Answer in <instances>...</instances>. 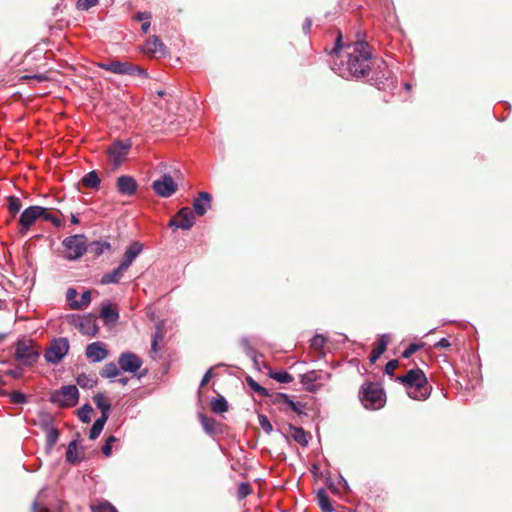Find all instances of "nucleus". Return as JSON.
I'll use <instances>...</instances> for the list:
<instances>
[{
	"instance_id": "nucleus-1",
	"label": "nucleus",
	"mask_w": 512,
	"mask_h": 512,
	"mask_svg": "<svg viewBox=\"0 0 512 512\" xmlns=\"http://www.w3.org/2000/svg\"><path fill=\"white\" fill-rule=\"evenodd\" d=\"M396 381L404 385L407 395L414 400L424 401L431 394V386L423 370L414 368L405 375L398 376Z\"/></svg>"
},
{
	"instance_id": "nucleus-2",
	"label": "nucleus",
	"mask_w": 512,
	"mask_h": 512,
	"mask_svg": "<svg viewBox=\"0 0 512 512\" xmlns=\"http://www.w3.org/2000/svg\"><path fill=\"white\" fill-rule=\"evenodd\" d=\"M371 47L365 41H357L349 53L348 70L355 78L366 77L371 70Z\"/></svg>"
},
{
	"instance_id": "nucleus-3",
	"label": "nucleus",
	"mask_w": 512,
	"mask_h": 512,
	"mask_svg": "<svg viewBox=\"0 0 512 512\" xmlns=\"http://www.w3.org/2000/svg\"><path fill=\"white\" fill-rule=\"evenodd\" d=\"M98 66L103 70L118 75L139 76L143 79L148 77L145 69L128 61L110 60L104 63H99Z\"/></svg>"
},
{
	"instance_id": "nucleus-4",
	"label": "nucleus",
	"mask_w": 512,
	"mask_h": 512,
	"mask_svg": "<svg viewBox=\"0 0 512 512\" xmlns=\"http://www.w3.org/2000/svg\"><path fill=\"white\" fill-rule=\"evenodd\" d=\"M360 400L367 409H378L384 405V392L376 383L364 385L360 391Z\"/></svg>"
},
{
	"instance_id": "nucleus-5",
	"label": "nucleus",
	"mask_w": 512,
	"mask_h": 512,
	"mask_svg": "<svg viewBox=\"0 0 512 512\" xmlns=\"http://www.w3.org/2000/svg\"><path fill=\"white\" fill-rule=\"evenodd\" d=\"M14 355L15 359L25 366L33 365L39 358V352L34 347V342L26 338L17 341Z\"/></svg>"
},
{
	"instance_id": "nucleus-6",
	"label": "nucleus",
	"mask_w": 512,
	"mask_h": 512,
	"mask_svg": "<svg viewBox=\"0 0 512 512\" xmlns=\"http://www.w3.org/2000/svg\"><path fill=\"white\" fill-rule=\"evenodd\" d=\"M79 391L75 385L62 386L50 396V402L60 407H73L78 403Z\"/></svg>"
},
{
	"instance_id": "nucleus-7",
	"label": "nucleus",
	"mask_w": 512,
	"mask_h": 512,
	"mask_svg": "<svg viewBox=\"0 0 512 512\" xmlns=\"http://www.w3.org/2000/svg\"><path fill=\"white\" fill-rule=\"evenodd\" d=\"M133 143L128 140H115L109 146L107 153L114 169L119 168L127 159Z\"/></svg>"
},
{
	"instance_id": "nucleus-8",
	"label": "nucleus",
	"mask_w": 512,
	"mask_h": 512,
	"mask_svg": "<svg viewBox=\"0 0 512 512\" xmlns=\"http://www.w3.org/2000/svg\"><path fill=\"white\" fill-rule=\"evenodd\" d=\"M68 260H76L84 255L87 250L86 238L84 235H73L65 238L62 242Z\"/></svg>"
},
{
	"instance_id": "nucleus-9",
	"label": "nucleus",
	"mask_w": 512,
	"mask_h": 512,
	"mask_svg": "<svg viewBox=\"0 0 512 512\" xmlns=\"http://www.w3.org/2000/svg\"><path fill=\"white\" fill-rule=\"evenodd\" d=\"M43 213L44 207L38 205L29 206L24 209L19 217V233L26 235L36 221L41 219Z\"/></svg>"
},
{
	"instance_id": "nucleus-10",
	"label": "nucleus",
	"mask_w": 512,
	"mask_h": 512,
	"mask_svg": "<svg viewBox=\"0 0 512 512\" xmlns=\"http://www.w3.org/2000/svg\"><path fill=\"white\" fill-rule=\"evenodd\" d=\"M68 350L69 342L66 338L55 339L44 354L45 360L48 363L57 364L68 353Z\"/></svg>"
},
{
	"instance_id": "nucleus-11",
	"label": "nucleus",
	"mask_w": 512,
	"mask_h": 512,
	"mask_svg": "<svg viewBox=\"0 0 512 512\" xmlns=\"http://www.w3.org/2000/svg\"><path fill=\"white\" fill-rule=\"evenodd\" d=\"M152 188L158 196L168 198L176 192L177 185L170 175L164 174L161 178L153 181Z\"/></svg>"
},
{
	"instance_id": "nucleus-12",
	"label": "nucleus",
	"mask_w": 512,
	"mask_h": 512,
	"mask_svg": "<svg viewBox=\"0 0 512 512\" xmlns=\"http://www.w3.org/2000/svg\"><path fill=\"white\" fill-rule=\"evenodd\" d=\"M118 365L121 371L135 373L142 366V360L135 353L126 351L120 354Z\"/></svg>"
},
{
	"instance_id": "nucleus-13",
	"label": "nucleus",
	"mask_w": 512,
	"mask_h": 512,
	"mask_svg": "<svg viewBox=\"0 0 512 512\" xmlns=\"http://www.w3.org/2000/svg\"><path fill=\"white\" fill-rule=\"evenodd\" d=\"M194 213L188 207L181 208L176 216L170 220L169 226H175L183 230H189L194 225Z\"/></svg>"
},
{
	"instance_id": "nucleus-14",
	"label": "nucleus",
	"mask_w": 512,
	"mask_h": 512,
	"mask_svg": "<svg viewBox=\"0 0 512 512\" xmlns=\"http://www.w3.org/2000/svg\"><path fill=\"white\" fill-rule=\"evenodd\" d=\"M109 352L103 342L96 341L87 345L85 355L92 363H98L106 359Z\"/></svg>"
},
{
	"instance_id": "nucleus-15",
	"label": "nucleus",
	"mask_w": 512,
	"mask_h": 512,
	"mask_svg": "<svg viewBox=\"0 0 512 512\" xmlns=\"http://www.w3.org/2000/svg\"><path fill=\"white\" fill-rule=\"evenodd\" d=\"M116 187L120 194L131 196L137 191V183L131 176L122 175L117 178Z\"/></svg>"
},
{
	"instance_id": "nucleus-16",
	"label": "nucleus",
	"mask_w": 512,
	"mask_h": 512,
	"mask_svg": "<svg viewBox=\"0 0 512 512\" xmlns=\"http://www.w3.org/2000/svg\"><path fill=\"white\" fill-rule=\"evenodd\" d=\"M142 248L143 247L139 242L131 243L127 247L123 257L121 258L120 265L128 270L129 267L131 266V264L133 263V261L141 253Z\"/></svg>"
},
{
	"instance_id": "nucleus-17",
	"label": "nucleus",
	"mask_w": 512,
	"mask_h": 512,
	"mask_svg": "<svg viewBox=\"0 0 512 512\" xmlns=\"http://www.w3.org/2000/svg\"><path fill=\"white\" fill-rule=\"evenodd\" d=\"M211 195L208 192H200L198 197L193 201V209L195 214L203 216L211 207Z\"/></svg>"
},
{
	"instance_id": "nucleus-18",
	"label": "nucleus",
	"mask_w": 512,
	"mask_h": 512,
	"mask_svg": "<svg viewBox=\"0 0 512 512\" xmlns=\"http://www.w3.org/2000/svg\"><path fill=\"white\" fill-rule=\"evenodd\" d=\"M144 52L153 56H164L166 53V47L157 36H152L146 41L144 45Z\"/></svg>"
},
{
	"instance_id": "nucleus-19",
	"label": "nucleus",
	"mask_w": 512,
	"mask_h": 512,
	"mask_svg": "<svg viewBox=\"0 0 512 512\" xmlns=\"http://www.w3.org/2000/svg\"><path fill=\"white\" fill-rule=\"evenodd\" d=\"M300 382L310 392L316 391L315 382L322 379V374L318 371L311 370L300 376Z\"/></svg>"
},
{
	"instance_id": "nucleus-20",
	"label": "nucleus",
	"mask_w": 512,
	"mask_h": 512,
	"mask_svg": "<svg viewBox=\"0 0 512 512\" xmlns=\"http://www.w3.org/2000/svg\"><path fill=\"white\" fill-rule=\"evenodd\" d=\"M126 271L127 269L119 264V266L115 268L113 271L104 274L100 280V283L103 285L117 284L124 276Z\"/></svg>"
},
{
	"instance_id": "nucleus-21",
	"label": "nucleus",
	"mask_w": 512,
	"mask_h": 512,
	"mask_svg": "<svg viewBox=\"0 0 512 512\" xmlns=\"http://www.w3.org/2000/svg\"><path fill=\"white\" fill-rule=\"evenodd\" d=\"M93 401H94L95 405L97 406V408L100 409L101 416L109 418L110 411H111V403L106 398L104 393H102V392L96 393L93 397Z\"/></svg>"
},
{
	"instance_id": "nucleus-22",
	"label": "nucleus",
	"mask_w": 512,
	"mask_h": 512,
	"mask_svg": "<svg viewBox=\"0 0 512 512\" xmlns=\"http://www.w3.org/2000/svg\"><path fill=\"white\" fill-rule=\"evenodd\" d=\"M388 342L389 335L383 334L380 336L378 346L375 349H373V351L370 354L369 360L371 363L376 362L378 358L386 351Z\"/></svg>"
},
{
	"instance_id": "nucleus-23",
	"label": "nucleus",
	"mask_w": 512,
	"mask_h": 512,
	"mask_svg": "<svg viewBox=\"0 0 512 512\" xmlns=\"http://www.w3.org/2000/svg\"><path fill=\"white\" fill-rule=\"evenodd\" d=\"M100 315L106 323H115L119 319V312L111 304H103Z\"/></svg>"
},
{
	"instance_id": "nucleus-24",
	"label": "nucleus",
	"mask_w": 512,
	"mask_h": 512,
	"mask_svg": "<svg viewBox=\"0 0 512 512\" xmlns=\"http://www.w3.org/2000/svg\"><path fill=\"white\" fill-rule=\"evenodd\" d=\"M81 460L82 457L79 455L77 441L73 440L68 444L66 451V461L75 465L80 463Z\"/></svg>"
},
{
	"instance_id": "nucleus-25",
	"label": "nucleus",
	"mask_w": 512,
	"mask_h": 512,
	"mask_svg": "<svg viewBox=\"0 0 512 512\" xmlns=\"http://www.w3.org/2000/svg\"><path fill=\"white\" fill-rule=\"evenodd\" d=\"M6 207L12 217H15L22 208L21 199L17 196L10 195L6 197Z\"/></svg>"
},
{
	"instance_id": "nucleus-26",
	"label": "nucleus",
	"mask_w": 512,
	"mask_h": 512,
	"mask_svg": "<svg viewBox=\"0 0 512 512\" xmlns=\"http://www.w3.org/2000/svg\"><path fill=\"white\" fill-rule=\"evenodd\" d=\"M120 372L121 369L119 366H117V364H115L114 362H109L104 365V367L100 371V375L103 378L114 379L120 375Z\"/></svg>"
},
{
	"instance_id": "nucleus-27",
	"label": "nucleus",
	"mask_w": 512,
	"mask_h": 512,
	"mask_svg": "<svg viewBox=\"0 0 512 512\" xmlns=\"http://www.w3.org/2000/svg\"><path fill=\"white\" fill-rule=\"evenodd\" d=\"M81 183L86 188H98L100 185V178L96 171H90L81 179Z\"/></svg>"
},
{
	"instance_id": "nucleus-28",
	"label": "nucleus",
	"mask_w": 512,
	"mask_h": 512,
	"mask_svg": "<svg viewBox=\"0 0 512 512\" xmlns=\"http://www.w3.org/2000/svg\"><path fill=\"white\" fill-rule=\"evenodd\" d=\"M77 384L83 389H92L97 385V379L87 374H79L76 378Z\"/></svg>"
},
{
	"instance_id": "nucleus-29",
	"label": "nucleus",
	"mask_w": 512,
	"mask_h": 512,
	"mask_svg": "<svg viewBox=\"0 0 512 512\" xmlns=\"http://www.w3.org/2000/svg\"><path fill=\"white\" fill-rule=\"evenodd\" d=\"M107 420H108L107 417H102V416H100L98 419L95 420V422L93 423V425L90 429V432H89V438L91 440H95L96 438L99 437Z\"/></svg>"
},
{
	"instance_id": "nucleus-30",
	"label": "nucleus",
	"mask_w": 512,
	"mask_h": 512,
	"mask_svg": "<svg viewBox=\"0 0 512 512\" xmlns=\"http://www.w3.org/2000/svg\"><path fill=\"white\" fill-rule=\"evenodd\" d=\"M38 421L40 428L46 432L56 428L53 423V417L51 414L46 412H40L38 415Z\"/></svg>"
},
{
	"instance_id": "nucleus-31",
	"label": "nucleus",
	"mask_w": 512,
	"mask_h": 512,
	"mask_svg": "<svg viewBox=\"0 0 512 512\" xmlns=\"http://www.w3.org/2000/svg\"><path fill=\"white\" fill-rule=\"evenodd\" d=\"M317 502L323 512H332L333 508L330 503V499L324 489H320L317 492Z\"/></svg>"
},
{
	"instance_id": "nucleus-32",
	"label": "nucleus",
	"mask_w": 512,
	"mask_h": 512,
	"mask_svg": "<svg viewBox=\"0 0 512 512\" xmlns=\"http://www.w3.org/2000/svg\"><path fill=\"white\" fill-rule=\"evenodd\" d=\"M45 495H46L45 489H42L38 493L35 501L32 504V512H50V510L46 507V504L44 502Z\"/></svg>"
},
{
	"instance_id": "nucleus-33",
	"label": "nucleus",
	"mask_w": 512,
	"mask_h": 512,
	"mask_svg": "<svg viewBox=\"0 0 512 512\" xmlns=\"http://www.w3.org/2000/svg\"><path fill=\"white\" fill-rule=\"evenodd\" d=\"M290 430L292 431L291 437L293 438V440L295 442L299 443L302 446H307L308 440H307L306 432L304 431L303 428L290 426Z\"/></svg>"
},
{
	"instance_id": "nucleus-34",
	"label": "nucleus",
	"mask_w": 512,
	"mask_h": 512,
	"mask_svg": "<svg viewBox=\"0 0 512 512\" xmlns=\"http://www.w3.org/2000/svg\"><path fill=\"white\" fill-rule=\"evenodd\" d=\"M211 408L213 412L220 414L228 410V403L224 397L220 396L211 401Z\"/></svg>"
},
{
	"instance_id": "nucleus-35",
	"label": "nucleus",
	"mask_w": 512,
	"mask_h": 512,
	"mask_svg": "<svg viewBox=\"0 0 512 512\" xmlns=\"http://www.w3.org/2000/svg\"><path fill=\"white\" fill-rule=\"evenodd\" d=\"M273 399H272V402L274 404H281V403H284L286 404L287 406H289V408L292 410V408H294V405H295V401H293L291 399V397L286 394V393H281V392H278V393H275L274 395H272Z\"/></svg>"
},
{
	"instance_id": "nucleus-36",
	"label": "nucleus",
	"mask_w": 512,
	"mask_h": 512,
	"mask_svg": "<svg viewBox=\"0 0 512 512\" xmlns=\"http://www.w3.org/2000/svg\"><path fill=\"white\" fill-rule=\"evenodd\" d=\"M46 450L50 452L59 438V431L57 428H53L52 430L46 431Z\"/></svg>"
},
{
	"instance_id": "nucleus-37",
	"label": "nucleus",
	"mask_w": 512,
	"mask_h": 512,
	"mask_svg": "<svg viewBox=\"0 0 512 512\" xmlns=\"http://www.w3.org/2000/svg\"><path fill=\"white\" fill-rule=\"evenodd\" d=\"M90 302H91V293H90V291L87 290L81 294L80 300L71 304V308L74 310H81V309L87 307Z\"/></svg>"
},
{
	"instance_id": "nucleus-38",
	"label": "nucleus",
	"mask_w": 512,
	"mask_h": 512,
	"mask_svg": "<svg viewBox=\"0 0 512 512\" xmlns=\"http://www.w3.org/2000/svg\"><path fill=\"white\" fill-rule=\"evenodd\" d=\"M241 346L244 349L246 355L255 363H258L257 357L258 354L256 350L250 345L249 340L247 337H243L241 339Z\"/></svg>"
},
{
	"instance_id": "nucleus-39",
	"label": "nucleus",
	"mask_w": 512,
	"mask_h": 512,
	"mask_svg": "<svg viewBox=\"0 0 512 512\" xmlns=\"http://www.w3.org/2000/svg\"><path fill=\"white\" fill-rule=\"evenodd\" d=\"M246 381H247L248 386L254 392L258 393L260 396H263V397H270L271 396L269 391H268V389H266L265 387L261 386L252 377H247Z\"/></svg>"
},
{
	"instance_id": "nucleus-40",
	"label": "nucleus",
	"mask_w": 512,
	"mask_h": 512,
	"mask_svg": "<svg viewBox=\"0 0 512 512\" xmlns=\"http://www.w3.org/2000/svg\"><path fill=\"white\" fill-rule=\"evenodd\" d=\"M269 376L279 383L288 384L293 381L292 375L286 371L270 372Z\"/></svg>"
},
{
	"instance_id": "nucleus-41",
	"label": "nucleus",
	"mask_w": 512,
	"mask_h": 512,
	"mask_svg": "<svg viewBox=\"0 0 512 512\" xmlns=\"http://www.w3.org/2000/svg\"><path fill=\"white\" fill-rule=\"evenodd\" d=\"M164 338V331L160 325L156 326L155 333L152 338L151 343V351L156 353L159 350L158 344L163 340Z\"/></svg>"
},
{
	"instance_id": "nucleus-42",
	"label": "nucleus",
	"mask_w": 512,
	"mask_h": 512,
	"mask_svg": "<svg viewBox=\"0 0 512 512\" xmlns=\"http://www.w3.org/2000/svg\"><path fill=\"white\" fill-rule=\"evenodd\" d=\"M92 407L89 404H84L78 410V417L83 423H89L91 421Z\"/></svg>"
},
{
	"instance_id": "nucleus-43",
	"label": "nucleus",
	"mask_w": 512,
	"mask_h": 512,
	"mask_svg": "<svg viewBox=\"0 0 512 512\" xmlns=\"http://www.w3.org/2000/svg\"><path fill=\"white\" fill-rule=\"evenodd\" d=\"M199 417H200V421L203 426V429L207 433H213L215 430V420L212 418H208L203 414H200Z\"/></svg>"
},
{
	"instance_id": "nucleus-44",
	"label": "nucleus",
	"mask_w": 512,
	"mask_h": 512,
	"mask_svg": "<svg viewBox=\"0 0 512 512\" xmlns=\"http://www.w3.org/2000/svg\"><path fill=\"white\" fill-rule=\"evenodd\" d=\"M93 512H117L116 508L107 501L100 502L92 507Z\"/></svg>"
},
{
	"instance_id": "nucleus-45",
	"label": "nucleus",
	"mask_w": 512,
	"mask_h": 512,
	"mask_svg": "<svg viewBox=\"0 0 512 512\" xmlns=\"http://www.w3.org/2000/svg\"><path fill=\"white\" fill-rule=\"evenodd\" d=\"M326 344V338L322 334H316L311 339V347L315 350H322Z\"/></svg>"
},
{
	"instance_id": "nucleus-46",
	"label": "nucleus",
	"mask_w": 512,
	"mask_h": 512,
	"mask_svg": "<svg viewBox=\"0 0 512 512\" xmlns=\"http://www.w3.org/2000/svg\"><path fill=\"white\" fill-rule=\"evenodd\" d=\"M9 396L14 404H25L28 401L27 396L20 391H13Z\"/></svg>"
},
{
	"instance_id": "nucleus-47",
	"label": "nucleus",
	"mask_w": 512,
	"mask_h": 512,
	"mask_svg": "<svg viewBox=\"0 0 512 512\" xmlns=\"http://www.w3.org/2000/svg\"><path fill=\"white\" fill-rule=\"evenodd\" d=\"M258 421H259V425L261 426V428L267 434H270L273 431L272 424L270 423L269 419L265 415L259 414L258 415Z\"/></svg>"
},
{
	"instance_id": "nucleus-48",
	"label": "nucleus",
	"mask_w": 512,
	"mask_h": 512,
	"mask_svg": "<svg viewBox=\"0 0 512 512\" xmlns=\"http://www.w3.org/2000/svg\"><path fill=\"white\" fill-rule=\"evenodd\" d=\"M41 219L53 223L54 226L59 227L61 220L49 212V209L44 207V213L41 215Z\"/></svg>"
},
{
	"instance_id": "nucleus-49",
	"label": "nucleus",
	"mask_w": 512,
	"mask_h": 512,
	"mask_svg": "<svg viewBox=\"0 0 512 512\" xmlns=\"http://www.w3.org/2000/svg\"><path fill=\"white\" fill-rule=\"evenodd\" d=\"M97 3L98 0H77L76 7L77 9L84 11L95 6Z\"/></svg>"
},
{
	"instance_id": "nucleus-50",
	"label": "nucleus",
	"mask_w": 512,
	"mask_h": 512,
	"mask_svg": "<svg viewBox=\"0 0 512 512\" xmlns=\"http://www.w3.org/2000/svg\"><path fill=\"white\" fill-rule=\"evenodd\" d=\"M117 439L114 436H109L106 439L105 444L102 446V453L105 456H110L112 453V443L115 442Z\"/></svg>"
},
{
	"instance_id": "nucleus-51",
	"label": "nucleus",
	"mask_w": 512,
	"mask_h": 512,
	"mask_svg": "<svg viewBox=\"0 0 512 512\" xmlns=\"http://www.w3.org/2000/svg\"><path fill=\"white\" fill-rule=\"evenodd\" d=\"M422 347V344H416L412 343L410 344L403 352L402 357L403 358H409L412 354H414L416 351H418Z\"/></svg>"
},
{
	"instance_id": "nucleus-52",
	"label": "nucleus",
	"mask_w": 512,
	"mask_h": 512,
	"mask_svg": "<svg viewBox=\"0 0 512 512\" xmlns=\"http://www.w3.org/2000/svg\"><path fill=\"white\" fill-rule=\"evenodd\" d=\"M24 370L21 367H14L6 371V375L11 376L14 379H19L23 376Z\"/></svg>"
},
{
	"instance_id": "nucleus-53",
	"label": "nucleus",
	"mask_w": 512,
	"mask_h": 512,
	"mask_svg": "<svg viewBox=\"0 0 512 512\" xmlns=\"http://www.w3.org/2000/svg\"><path fill=\"white\" fill-rule=\"evenodd\" d=\"M78 293L77 290L74 288H69L66 292V300L69 303V306L71 307V304L74 302H77L76 300Z\"/></svg>"
},
{
	"instance_id": "nucleus-54",
	"label": "nucleus",
	"mask_w": 512,
	"mask_h": 512,
	"mask_svg": "<svg viewBox=\"0 0 512 512\" xmlns=\"http://www.w3.org/2000/svg\"><path fill=\"white\" fill-rule=\"evenodd\" d=\"M398 360H390L385 366V373L393 376L394 370L398 367Z\"/></svg>"
},
{
	"instance_id": "nucleus-55",
	"label": "nucleus",
	"mask_w": 512,
	"mask_h": 512,
	"mask_svg": "<svg viewBox=\"0 0 512 512\" xmlns=\"http://www.w3.org/2000/svg\"><path fill=\"white\" fill-rule=\"evenodd\" d=\"M22 78L27 80H36L38 82H44L48 80V77L44 74L25 75Z\"/></svg>"
},
{
	"instance_id": "nucleus-56",
	"label": "nucleus",
	"mask_w": 512,
	"mask_h": 512,
	"mask_svg": "<svg viewBox=\"0 0 512 512\" xmlns=\"http://www.w3.org/2000/svg\"><path fill=\"white\" fill-rule=\"evenodd\" d=\"M342 48V34L341 32L338 33L336 38V43L334 48L331 50V53L337 54Z\"/></svg>"
},
{
	"instance_id": "nucleus-57",
	"label": "nucleus",
	"mask_w": 512,
	"mask_h": 512,
	"mask_svg": "<svg viewBox=\"0 0 512 512\" xmlns=\"http://www.w3.org/2000/svg\"><path fill=\"white\" fill-rule=\"evenodd\" d=\"M151 17H152L151 13H149V12H138L135 15L134 19L136 21H144V20H149Z\"/></svg>"
},
{
	"instance_id": "nucleus-58",
	"label": "nucleus",
	"mask_w": 512,
	"mask_h": 512,
	"mask_svg": "<svg viewBox=\"0 0 512 512\" xmlns=\"http://www.w3.org/2000/svg\"><path fill=\"white\" fill-rule=\"evenodd\" d=\"M450 346V341L447 338H442L435 344V347L442 349L448 348Z\"/></svg>"
},
{
	"instance_id": "nucleus-59",
	"label": "nucleus",
	"mask_w": 512,
	"mask_h": 512,
	"mask_svg": "<svg viewBox=\"0 0 512 512\" xmlns=\"http://www.w3.org/2000/svg\"><path fill=\"white\" fill-rule=\"evenodd\" d=\"M211 377H212V368L208 369L207 372L204 374V376L201 380L200 386L201 387L205 386L210 381Z\"/></svg>"
},
{
	"instance_id": "nucleus-60",
	"label": "nucleus",
	"mask_w": 512,
	"mask_h": 512,
	"mask_svg": "<svg viewBox=\"0 0 512 512\" xmlns=\"http://www.w3.org/2000/svg\"><path fill=\"white\" fill-rule=\"evenodd\" d=\"M240 494L242 497L246 496L248 494V485L245 483H242L240 486Z\"/></svg>"
},
{
	"instance_id": "nucleus-61",
	"label": "nucleus",
	"mask_w": 512,
	"mask_h": 512,
	"mask_svg": "<svg viewBox=\"0 0 512 512\" xmlns=\"http://www.w3.org/2000/svg\"><path fill=\"white\" fill-rule=\"evenodd\" d=\"M302 407H303V405H302L301 402H295L294 408H292V410L294 412H296L297 414H301L302 413V409H301Z\"/></svg>"
},
{
	"instance_id": "nucleus-62",
	"label": "nucleus",
	"mask_w": 512,
	"mask_h": 512,
	"mask_svg": "<svg viewBox=\"0 0 512 512\" xmlns=\"http://www.w3.org/2000/svg\"><path fill=\"white\" fill-rule=\"evenodd\" d=\"M149 28H150V22H149V20H145V22H143L141 25L142 32L146 34L148 32Z\"/></svg>"
},
{
	"instance_id": "nucleus-63",
	"label": "nucleus",
	"mask_w": 512,
	"mask_h": 512,
	"mask_svg": "<svg viewBox=\"0 0 512 512\" xmlns=\"http://www.w3.org/2000/svg\"><path fill=\"white\" fill-rule=\"evenodd\" d=\"M168 96H169V97H168L167 99H165V102H166L165 107H166L167 109H170V104L172 103V101H173V100H174L175 102H177V101H176V99H174V97H173L172 95H168Z\"/></svg>"
},
{
	"instance_id": "nucleus-64",
	"label": "nucleus",
	"mask_w": 512,
	"mask_h": 512,
	"mask_svg": "<svg viewBox=\"0 0 512 512\" xmlns=\"http://www.w3.org/2000/svg\"><path fill=\"white\" fill-rule=\"evenodd\" d=\"M79 222L80 221H79L78 216L75 215V214H71V223L74 224V225H77V224H79Z\"/></svg>"
}]
</instances>
